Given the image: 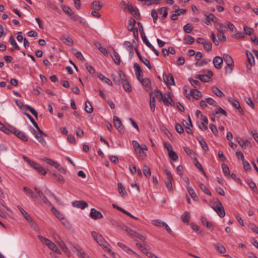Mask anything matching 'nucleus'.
<instances>
[{"mask_svg": "<svg viewBox=\"0 0 258 258\" xmlns=\"http://www.w3.org/2000/svg\"><path fill=\"white\" fill-rule=\"evenodd\" d=\"M91 235L94 240L105 250L108 251L112 255H114L115 253L111 249L107 247L109 244L105 240L103 237L99 233L96 231H92Z\"/></svg>", "mask_w": 258, "mask_h": 258, "instance_id": "1", "label": "nucleus"}, {"mask_svg": "<svg viewBox=\"0 0 258 258\" xmlns=\"http://www.w3.org/2000/svg\"><path fill=\"white\" fill-rule=\"evenodd\" d=\"M38 238L42 242L46 244L50 249L52 250L54 252L58 254H61V251L50 240L40 235L38 236Z\"/></svg>", "mask_w": 258, "mask_h": 258, "instance_id": "2", "label": "nucleus"}, {"mask_svg": "<svg viewBox=\"0 0 258 258\" xmlns=\"http://www.w3.org/2000/svg\"><path fill=\"white\" fill-rule=\"evenodd\" d=\"M223 59L227 65V67H225L226 73H231L234 67V62L232 58L230 55L225 53L223 54Z\"/></svg>", "mask_w": 258, "mask_h": 258, "instance_id": "3", "label": "nucleus"}, {"mask_svg": "<svg viewBox=\"0 0 258 258\" xmlns=\"http://www.w3.org/2000/svg\"><path fill=\"white\" fill-rule=\"evenodd\" d=\"M215 204V205L213 207V209L217 212L220 217H224L225 215V212L221 202L219 200L217 199Z\"/></svg>", "mask_w": 258, "mask_h": 258, "instance_id": "4", "label": "nucleus"}, {"mask_svg": "<svg viewBox=\"0 0 258 258\" xmlns=\"http://www.w3.org/2000/svg\"><path fill=\"white\" fill-rule=\"evenodd\" d=\"M135 152L139 159H143L146 156V151L148 150L147 146H134Z\"/></svg>", "mask_w": 258, "mask_h": 258, "instance_id": "5", "label": "nucleus"}, {"mask_svg": "<svg viewBox=\"0 0 258 258\" xmlns=\"http://www.w3.org/2000/svg\"><path fill=\"white\" fill-rule=\"evenodd\" d=\"M144 87L146 91L148 92L153 91L151 87V83L150 80L148 78L141 79L139 80Z\"/></svg>", "mask_w": 258, "mask_h": 258, "instance_id": "6", "label": "nucleus"}, {"mask_svg": "<svg viewBox=\"0 0 258 258\" xmlns=\"http://www.w3.org/2000/svg\"><path fill=\"white\" fill-rule=\"evenodd\" d=\"M204 15L206 17V19L204 21V23L208 25L211 24V22H216L217 20L216 17L212 14L209 12H204Z\"/></svg>", "mask_w": 258, "mask_h": 258, "instance_id": "7", "label": "nucleus"}, {"mask_svg": "<svg viewBox=\"0 0 258 258\" xmlns=\"http://www.w3.org/2000/svg\"><path fill=\"white\" fill-rule=\"evenodd\" d=\"M12 133L15 134L18 138L21 139L24 141H27V137L25 134L24 133L18 130V129L12 127Z\"/></svg>", "mask_w": 258, "mask_h": 258, "instance_id": "8", "label": "nucleus"}, {"mask_svg": "<svg viewBox=\"0 0 258 258\" xmlns=\"http://www.w3.org/2000/svg\"><path fill=\"white\" fill-rule=\"evenodd\" d=\"M223 62V59L222 57L217 56L213 58V63L214 67L220 70L222 68V65Z\"/></svg>", "mask_w": 258, "mask_h": 258, "instance_id": "9", "label": "nucleus"}, {"mask_svg": "<svg viewBox=\"0 0 258 258\" xmlns=\"http://www.w3.org/2000/svg\"><path fill=\"white\" fill-rule=\"evenodd\" d=\"M90 217L94 219L97 220L98 219H101L103 217V215L101 213L97 210H96L94 208H92L91 209V212L90 213Z\"/></svg>", "mask_w": 258, "mask_h": 258, "instance_id": "10", "label": "nucleus"}, {"mask_svg": "<svg viewBox=\"0 0 258 258\" xmlns=\"http://www.w3.org/2000/svg\"><path fill=\"white\" fill-rule=\"evenodd\" d=\"M17 208L19 209L21 214L25 219L31 225L34 224V222L31 216L23 209L20 206L18 205Z\"/></svg>", "mask_w": 258, "mask_h": 258, "instance_id": "11", "label": "nucleus"}, {"mask_svg": "<svg viewBox=\"0 0 258 258\" xmlns=\"http://www.w3.org/2000/svg\"><path fill=\"white\" fill-rule=\"evenodd\" d=\"M165 147L167 149L168 152L169 158L173 161H176L178 158V156L176 153L173 151L172 146H165Z\"/></svg>", "mask_w": 258, "mask_h": 258, "instance_id": "12", "label": "nucleus"}, {"mask_svg": "<svg viewBox=\"0 0 258 258\" xmlns=\"http://www.w3.org/2000/svg\"><path fill=\"white\" fill-rule=\"evenodd\" d=\"M171 95L172 94L170 92L167 94V97L162 95V97L160 98V100L162 101L163 103L167 106L169 105H172L173 101L171 98Z\"/></svg>", "mask_w": 258, "mask_h": 258, "instance_id": "13", "label": "nucleus"}, {"mask_svg": "<svg viewBox=\"0 0 258 258\" xmlns=\"http://www.w3.org/2000/svg\"><path fill=\"white\" fill-rule=\"evenodd\" d=\"M31 165H30L34 169H35L38 172L42 174L45 175L47 173L46 171L40 165L37 164V163L34 162L31 163Z\"/></svg>", "mask_w": 258, "mask_h": 258, "instance_id": "14", "label": "nucleus"}, {"mask_svg": "<svg viewBox=\"0 0 258 258\" xmlns=\"http://www.w3.org/2000/svg\"><path fill=\"white\" fill-rule=\"evenodd\" d=\"M72 204L74 207L81 209H84L88 206L87 203L84 201H75L73 202Z\"/></svg>", "mask_w": 258, "mask_h": 258, "instance_id": "15", "label": "nucleus"}, {"mask_svg": "<svg viewBox=\"0 0 258 258\" xmlns=\"http://www.w3.org/2000/svg\"><path fill=\"white\" fill-rule=\"evenodd\" d=\"M134 68L137 79L139 80H140V79H141V77L143 76V74L140 66L138 63H135L134 64Z\"/></svg>", "mask_w": 258, "mask_h": 258, "instance_id": "16", "label": "nucleus"}, {"mask_svg": "<svg viewBox=\"0 0 258 258\" xmlns=\"http://www.w3.org/2000/svg\"><path fill=\"white\" fill-rule=\"evenodd\" d=\"M71 249L74 252H76L77 253L79 257L82 256L83 254H85V252L78 245H73Z\"/></svg>", "mask_w": 258, "mask_h": 258, "instance_id": "17", "label": "nucleus"}, {"mask_svg": "<svg viewBox=\"0 0 258 258\" xmlns=\"http://www.w3.org/2000/svg\"><path fill=\"white\" fill-rule=\"evenodd\" d=\"M113 122L115 127L120 132L122 129V123L118 117L114 116L113 118Z\"/></svg>", "mask_w": 258, "mask_h": 258, "instance_id": "18", "label": "nucleus"}, {"mask_svg": "<svg viewBox=\"0 0 258 258\" xmlns=\"http://www.w3.org/2000/svg\"><path fill=\"white\" fill-rule=\"evenodd\" d=\"M112 54H111V56L114 62L117 65L120 63V58L118 53L112 48Z\"/></svg>", "mask_w": 258, "mask_h": 258, "instance_id": "19", "label": "nucleus"}, {"mask_svg": "<svg viewBox=\"0 0 258 258\" xmlns=\"http://www.w3.org/2000/svg\"><path fill=\"white\" fill-rule=\"evenodd\" d=\"M173 178L172 175H170L167 176L165 180V182L166 185V187L168 189L169 191H172V181H173Z\"/></svg>", "mask_w": 258, "mask_h": 258, "instance_id": "20", "label": "nucleus"}, {"mask_svg": "<svg viewBox=\"0 0 258 258\" xmlns=\"http://www.w3.org/2000/svg\"><path fill=\"white\" fill-rule=\"evenodd\" d=\"M150 94V105L151 111L154 112L155 108V98L153 96V92L149 93Z\"/></svg>", "mask_w": 258, "mask_h": 258, "instance_id": "21", "label": "nucleus"}, {"mask_svg": "<svg viewBox=\"0 0 258 258\" xmlns=\"http://www.w3.org/2000/svg\"><path fill=\"white\" fill-rule=\"evenodd\" d=\"M228 101L232 105L233 107H234L236 108H237L239 110V111H242V108L240 107L239 103L236 100L233 98L229 97L228 98Z\"/></svg>", "mask_w": 258, "mask_h": 258, "instance_id": "22", "label": "nucleus"}, {"mask_svg": "<svg viewBox=\"0 0 258 258\" xmlns=\"http://www.w3.org/2000/svg\"><path fill=\"white\" fill-rule=\"evenodd\" d=\"M97 76H98V78L101 81L104 82V83H106L108 85H110V86H111L112 85V82L111 81V80L109 78L105 77L102 74L98 73L97 74Z\"/></svg>", "mask_w": 258, "mask_h": 258, "instance_id": "23", "label": "nucleus"}, {"mask_svg": "<svg viewBox=\"0 0 258 258\" xmlns=\"http://www.w3.org/2000/svg\"><path fill=\"white\" fill-rule=\"evenodd\" d=\"M164 80L167 85H175L173 76L171 74L166 76V78H164Z\"/></svg>", "mask_w": 258, "mask_h": 258, "instance_id": "24", "label": "nucleus"}, {"mask_svg": "<svg viewBox=\"0 0 258 258\" xmlns=\"http://www.w3.org/2000/svg\"><path fill=\"white\" fill-rule=\"evenodd\" d=\"M61 40L62 42L63 43H64L66 45H69V46H72L73 45L74 42L73 39L69 36L66 37H62L61 38Z\"/></svg>", "mask_w": 258, "mask_h": 258, "instance_id": "25", "label": "nucleus"}, {"mask_svg": "<svg viewBox=\"0 0 258 258\" xmlns=\"http://www.w3.org/2000/svg\"><path fill=\"white\" fill-rule=\"evenodd\" d=\"M190 95L192 96L195 99H198L202 96L201 93L196 89H191Z\"/></svg>", "mask_w": 258, "mask_h": 258, "instance_id": "26", "label": "nucleus"}, {"mask_svg": "<svg viewBox=\"0 0 258 258\" xmlns=\"http://www.w3.org/2000/svg\"><path fill=\"white\" fill-rule=\"evenodd\" d=\"M58 245L59 247L62 249V250L68 255H70L71 252L67 246L66 245L65 243L63 241L60 240V241L58 242Z\"/></svg>", "mask_w": 258, "mask_h": 258, "instance_id": "27", "label": "nucleus"}, {"mask_svg": "<svg viewBox=\"0 0 258 258\" xmlns=\"http://www.w3.org/2000/svg\"><path fill=\"white\" fill-rule=\"evenodd\" d=\"M201 220L203 225L205 226L207 228L211 229L213 227V224L211 222L208 221L206 217L202 216Z\"/></svg>", "mask_w": 258, "mask_h": 258, "instance_id": "28", "label": "nucleus"}, {"mask_svg": "<svg viewBox=\"0 0 258 258\" xmlns=\"http://www.w3.org/2000/svg\"><path fill=\"white\" fill-rule=\"evenodd\" d=\"M214 245L216 250L220 253H224L226 252V248L220 243H214Z\"/></svg>", "mask_w": 258, "mask_h": 258, "instance_id": "29", "label": "nucleus"}, {"mask_svg": "<svg viewBox=\"0 0 258 258\" xmlns=\"http://www.w3.org/2000/svg\"><path fill=\"white\" fill-rule=\"evenodd\" d=\"M246 54L247 57L248 61L250 65L251 66L252 65L254 64L255 61L253 54L249 51H246Z\"/></svg>", "mask_w": 258, "mask_h": 258, "instance_id": "30", "label": "nucleus"}, {"mask_svg": "<svg viewBox=\"0 0 258 258\" xmlns=\"http://www.w3.org/2000/svg\"><path fill=\"white\" fill-rule=\"evenodd\" d=\"M186 188H187L188 194H189V195L190 196L191 198L195 201L198 200V197L197 194H196V192H195V190L192 188V187L191 186H190V187H188Z\"/></svg>", "mask_w": 258, "mask_h": 258, "instance_id": "31", "label": "nucleus"}, {"mask_svg": "<svg viewBox=\"0 0 258 258\" xmlns=\"http://www.w3.org/2000/svg\"><path fill=\"white\" fill-rule=\"evenodd\" d=\"M211 61L210 59H203L202 60H199L198 61H197V62L195 63V66L196 67H202L203 66H205L207 64H208L209 62Z\"/></svg>", "mask_w": 258, "mask_h": 258, "instance_id": "32", "label": "nucleus"}, {"mask_svg": "<svg viewBox=\"0 0 258 258\" xmlns=\"http://www.w3.org/2000/svg\"><path fill=\"white\" fill-rule=\"evenodd\" d=\"M51 212L57 217L59 220L64 219L63 215L58 211L55 207H52L51 209Z\"/></svg>", "mask_w": 258, "mask_h": 258, "instance_id": "33", "label": "nucleus"}, {"mask_svg": "<svg viewBox=\"0 0 258 258\" xmlns=\"http://www.w3.org/2000/svg\"><path fill=\"white\" fill-rule=\"evenodd\" d=\"M24 114L30 120V121L32 123L34 127L37 128L38 131H40V129L37 123V122L34 120V119L32 118V117L28 113L24 112Z\"/></svg>", "mask_w": 258, "mask_h": 258, "instance_id": "34", "label": "nucleus"}, {"mask_svg": "<svg viewBox=\"0 0 258 258\" xmlns=\"http://www.w3.org/2000/svg\"><path fill=\"white\" fill-rule=\"evenodd\" d=\"M181 220L184 223H188L190 220L189 212L187 211L184 212L181 216Z\"/></svg>", "mask_w": 258, "mask_h": 258, "instance_id": "35", "label": "nucleus"}, {"mask_svg": "<svg viewBox=\"0 0 258 258\" xmlns=\"http://www.w3.org/2000/svg\"><path fill=\"white\" fill-rule=\"evenodd\" d=\"M215 28L218 32H225L226 30V27L222 23H217L215 24Z\"/></svg>", "mask_w": 258, "mask_h": 258, "instance_id": "36", "label": "nucleus"}, {"mask_svg": "<svg viewBox=\"0 0 258 258\" xmlns=\"http://www.w3.org/2000/svg\"><path fill=\"white\" fill-rule=\"evenodd\" d=\"M212 92L219 97H223L224 94L218 88L213 87L212 89Z\"/></svg>", "mask_w": 258, "mask_h": 258, "instance_id": "37", "label": "nucleus"}, {"mask_svg": "<svg viewBox=\"0 0 258 258\" xmlns=\"http://www.w3.org/2000/svg\"><path fill=\"white\" fill-rule=\"evenodd\" d=\"M183 149L186 153L191 158L194 159V158H196L195 157V153L192 150L190 149L188 146H184Z\"/></svg>", "mask_w": 258, "mask_h": 258, "instance_id": "38", "label": "nucleus"}, {"mask_svg": "<svg viewBox=\"0 0 258 258\" xmlns=\"http://www.w3.org/2000/svg\"><path fill=\"white\" fill-rule=\"evenodd\" d=\"M123 46L129 53H132V54H134L133 47L130 42L125 41L123 43Z\"/></svg>", "mask_w": 258, "mask_h": 258, "instance_id": "39", "label": "nucleus"}, {"mask_svg": "<svg viewBox=\"0 0 258 258\" xmlns=\"http://www.w3.org/2000/svg\"><path fill=\"white\" fill-rule=\"evenodd\" d=\"M117 245L118 246H119L120 248H121L122 249H123L124 251H125L126 252H127V253H134V254H135L136 253L133 251L132 250L131 248H130L129 247H128L127 246H126V245H125L124 244H123V243H120V242H118L117 243Z\"/></svg>", "mask_w": 258, "mask_h": 258, "instance_id": "40", "label": "nucleus"}, {"mask_svg": "<svg viewBox=\"0 0 258 258\" xmlns=\"http://www.w3.org/2000/svg\"><path fill=\"white\" fill-rule=\"evenodd\" d=\"M135 23L136 21L134 19L132 18L129 19L128 21L127 29L130 31H132V30L135 29V28H134Z\"/></svg>", "mask_w": 258, "mask_h": 258, "instance_id": "41", "label": "nucleus"}, {"mask_svg": "<svg viewBox=\"0 0 258 258\" xmlns=\"http://www.w3.org/2000/svg\"><path fill=\"white\" fill-rule=\"evenodd\" d=\"M122 85L123 89L125 91L130 92L132 91L131 87L129 82L125 79H123Z\"/></svg>", "mask_w": 258, "mask_h": 258, "instance_id": "42", "label": "nucleus"}, {"mask_svg": "<svg viewBox=\"0 0 258 258\" xmlns=\"http://www.w3.org/2000/svg\"><path fill=\"white\" fill-rule=\"evenodd\" d=\"M102 7V5H101L99 2L94 1L91 4V8L94 10L99 11Z\"/></svg>", "mask_w": 258, "mask_h": 258, "instance_id": "43", "label": "nucleus"}, {"mask_svg": "<svg viewBox=\"0 0 258 258\" xmlns=\"http://www.w3.org/2000/svg\"><path fill=\"white\" fill-rule=\"evenodd\" d=\"M183 40L185 44H191L194 43L195 38L191 36L187 35L184 37Z\"/></svg>", "mask_w": 258, "mask_h": 258, "instance_id": "44", "label": "nucleus"}, {"mask_svg": "<svg viewBox=\"0 0 258 258\" xmlns=\"http://www.w3.org/2000/svg\"><path fill=\"white\" fill-rule=\"evenodd\" d=\"M197 78L203 82H208L210 79V77L207 75H199Z\"/></svg>", "mask_w": 258, "mask_h": 258, "instance_id": "45", "label": "nucleus"}, {"mask_svg": "<svg viewBox=\"0 0 258 258\" xmlns=\"http://www.w3.org/2000/svg\"><path fill=\"white\" fill-rule=\"evenodd\" d=\"M168 8L167 7H162L158 10V13L160 15H162L163 18H166L167 16Z\"/></svg>", "mask_w": 258, "mask_h": 258, "instance_id": "46", "label": "nucleus"}, {"mask_svg": "<svg viewBox=\"0 0 258 258\" xmlns=\"http://www.w3.org/2000/svg\"><path fill=\"white\" fill-rule=\"evenodd\" d=\"M39 197L43 201V203L48 206L51 205V202L47 199L44 194L42 192L39 195Z\"/></svg>", "mask_w": 258, "mask_h": 258, "instance_id": "47", "label": "nucleus"}, {"mask_svg": "<svg viewBox=\"0 0 258 258\" xmlns=\"http://www.w3.org/2000/svg\"><path fill=\"white\" fill-rule=\"evenodd\" d=\"M212 113L214 116H216L217 114H218L220 113L221 114H223L225 116H227L226 112L220 107H218L217 109L215 111H213Z\"/></svg>", "mask_w": 258, "mask_h": 258, "instance_id": "48", "label": "nucleus"}, {"mask_svg": "<svg viewBox=\"0 0 258 258\" xmlns=\"http://www.w3.org/2000/svg\"><path fill=\"white\" fill-rule=\"evenodd\" d=\"M141 37L142 38L143 41L146 44V45L148 47H151V46L152 44L149 42V41L147 39V37L145 36V34L144 32H141Z\"/></svg>", "mask_w": 258, "mask_h": 258, "instance_id": "49", "label": "nucleus"}, {"mask_svg": "<svg viewBox=\"0 0 258 258\" xmlns=\"http://www.w3.org/2000/svg\"><path fill=\"white\" fill-rule=\"evenodd\" d=\"M127 10H128L135 17L138 16L139 13L138 9L131 5L129 7Z\"/></svg>", "mask_w": 258, "mask_h": 258, "instance_id": "50", "label": "nucleus"}, {"mask_svg": "<svg viewBox=\"0 0 258 258\" xmlns=\"http://www.w3.org/2000/svg\"><path fill=\"white\" fill-rule=\"evenodd\" d=\"M117 186H118V188L119 193L121 196H124L126 194L125 189L124 187H123V185L122 184V183H121L120 182L118 183L117 184Z\"/></svg>", "mask_w": 258, "mask_h": 258, "instance_id": "51", "label": "nucleus"}, {"mask_svg": "<svg viewBox=\"0 0 258 258\" xmlns=\"http://www.w3.org/2000/svg\"><path fill=\"white\" fill-rule=\"evenodd\" d=\"M136 245L138 246V247L141 249L143 252L145 253H146V252H147V251H148L147 247H149V246L146 244H142L139 243H137Z\"/></svg>", "mask_w": 258, "mask_h": 258, "instance_id": "52", "label": "nucleus"}, {"mask_svg": "<svg viewBox=\"0 0 258 258\" xmlns=\"http://www.w3.org/2000/svg\"><path fill=\"white\" fill-rule=\"evenodd\" d=\"M193 162L194 163V165L201 171L203 172V174H206L205 171H204L203 170V168L202 167V166H201V165L200 164V163H199V162L198 161V159H197V158H194V160H193Z\"/></svg>", "mask_w": 258, "mask_h": 258, "instance_id": "53", "label": "nucleus"}, {"mask_svg": "<svg viewBox=\"0 0 258 258\" xmlns=\"http://www.w3.org/2000/svg\"><path fill=\"white\" fill-rule=\"evenodd\" d=\"M85 110L88 113H91L93 111V109L91 104L88 101L85 102Z\"/></svg>", "mask_w": 258, "mask_h": 258, "instance_id": "54", "label": "nucleus"}, {"mask_svg": "<svg viewBox=\"0 0 258 258\" xmlns=\"http://www.w3.org/2000/svg\"><path fill=\"white\" fill-rule=\"evenodd\" d=\"M147 67H148V68H149V69H151L152 68V66L150 64V62L149 61V60L146 58V57H142V58H141V59H140Z\"/></svg>", "mask_w": 258, "mask_h": 258, "instance_id": "55", "label": "nucleus"}, {"mask_svg": "<svg viewBox=\"0 0 258 258\" xmlns=\"http://www.w3.org/2000/svg\"><path fill=\"white\" fill-rule=\"evenodd\" d=\"M143 173H144V175L146 177H149L151 176V171L150 168L148 166H147L146 165H144L143 167Z\"/></svg>", "mask_w": 258, "mask_h": 258, "instance_id": "56", "label": "nucleus"}, {"mask_svg": "<svg viewBox=\"0 0 258 258\" xmlns=\"http://www.w3.org/2000/svg\"><path fill=\"white\" fill-rule=\"evenodd\" d=\"M0 130L7 134H9L12 133V128L11 129H9L2 122L0 124Z\"/></svg>", "mask_w": 258, "mask_h": 258, "instance_id": "57", "label": "nucleus"}, {"mask_svg": "<svg viewBox=\"0 0 258 258\" xmlns=\"http://www.w3.org/2000/svg\"><path fill=\"white\" fill-rule=\"evenodd\" d=\"M26 108L28 109L30 112L36 118H38V113L31 106L29 105H25Z\"/></svg>", "mask_w": 258, "mask_h": 258, "instance_id": "58", "label": "nucleus"}, {"mask_svg": "<svg viewBox=\"0 0 258 258\" xmlns=\"http://www.w3.org/2000/svg\"><path fill=\"white\" fill-rule=\"evenodd\" d=\"M10 42L11 43V44L14 46V47L15 48V49L16 50H20V47L17 45V43L16 42L14 37L13 36H11L10 37Z\"/></svg>", "mask_w": 258, "mask_h": 258, "instance_id": "59", "label": "nucleus"}, {"mask_svg": "<svg viewBox=\"0 0 258 258\" xmlns=\"http://www.w3.org/2000/svg\"><path fill=\"white\" fill-rule=\"evenodd\" d=\"M200 187L201 189L205 194L211 196V192L208 189V188L202 183H201L200 184Z\"/></svg>", "mask_w": 258, "mask_h": 258, "instance_id": "60", "label": "nucleus"}, {"mask_svg": "<svg viewBox=\"0 0 258 258\" xmlns=\"http://www.w3.org/2000/svg\"><path fill=\"white\" fill-rule=\"evenodd\" d=\"M63 11L69 16H72L73 14V12L72 9L68 6H63L62 7Z\"/></svg>", "mask_w": 258, "mask_h": 258, "instance_id": "61", "label": "nucleus"}, {"mask_svg": "<svg viewBox=\"0 0 258 258\" xmlns=\"http://www.w3.org/2000/svg\"><path fill=\"white\" fill-rule=\"evenodd\" d=\"M222 170L223 173L225 176L229 175V167L224 163L222 164Z\"/></svg>", "mask_w": 258, "mask_h": 258, "instance_id": "62", "label": "nucleus"}, {"mask_svg": "<svg viewBox=\"0 0 258 258\" xmlns=\"http://www.w3.org/2000/svg\"><path fill=\"white\" fill-rule=\"evenodd\" d=\"M55 167L61 173L63 174H66L67 173V169L63 168L60 164L57 163L56 165L55 166Z\"/></svg>", "mask_w": 258, "mask_h": 258, "instance_id": "63", "label": "nucleus"}, {"mask_svg": "<svg viewBox=\"0 0 258 258\" xmlns=\"http://www.w3.org/2000/svg\"><path fill=\"white\" fill-rule=\"evenodd\" d=\"M192 29L193 28L190 24H187L183 27L184 31L187 33H190L192 31Z\"/></svg>", "mask_w": 258, "mask_h": 258, "instance_id": "64", "label": "nucleus"}]
</instances>
